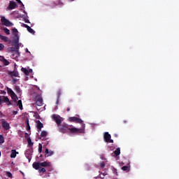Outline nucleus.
Wrapping results in <instances>:
<instances>
[{"mask_svg":"<svg viewBox=\"0 0 179 179\" xmlns=\"http://www.w3.org/2000/svg\"><path fill=\"white\" fill-rule=\"evenodd\" d=\"M11 99L15 103H17V95L15 94V96H11Z\"/></svg>","mask_w":179,"mask_h":179,"instance_id":"473e14b6","label":"nucleus"},{"mask_svg":"<svg viewBox=\"0 0 179 179\" xmlns=\"http://www.w3.org/2000/svg\"><path fill=\"white\" fill-rule=\"evenodd\" d=\"M16 1L17 2V3H20V5H23V3L21 0H17Z\"/></svg>","mask_w":179,"mask_h":179,"instance_id":"ea45409f","label":"nucleus"},{"mask_svg":"<svg viewBox=\"0 0 179 179\" xmlns=\"http://www.w3.org/2000/svg\"><path fill=\"white\" fill-rule=\"evenodd\" d=\"M1 23H3L4 26H7V27L13 26V24H12V22H10L8 19H6L5 17H1Z\"/></svg>","mask_w":179,"mask_h":179,"instance_id":"0eeeda50","label":"nucleus"},{"mask_svg":"<svg viewBox=\"0 0 179 179\" xmlns=\"http://www.w3.org/2000/svg\"><path fill=\"white\" fill-rule=\"evenodd\" d=\"M13 114H14V115H16L17 114V110H14L13 112Z\"/></svg>","mask_w":179,"mask_h":179,"instance_id":"de8ad7c7","label":"nucleus"},{"mask_svg":"<svg viewBox=\"0 0 179 179\" xmlns=\"http://www.w3.org/2000/svg\"><path fill=\"white\" fill-rule=\"evenodd\" d=\"M25 123L27 125H30V124L29 123V119L27 118V120H25Z\"/></svg>","mask_w":179,"mask_h":179,"instance_id":"79ce46f5","label":"nucleus"},{"mask_svg":"<svg viewBox=\"0 0 179 179\" xmlns=\"http://www.w3.org/2000/svg\"><path fill=\"white\" fill-rule=\"evenodd\" d=\"M5 48V45L3 44L0 43V51H2Z\"/></svg>","mask_w":179,"mask_h":179,"instance_id":"4c0bfd02","label":"nucleus"},{"mask_svg":"<svg viewBox=\"0 0 179 179\" xmlns=\"http://www.w3.org/2000/svg\"><path fill=\"white\" fill-rule=\"evenodd\" d=\"M69 121H70L71 122H76V124H83V120L76 117H69Z\"/></svg>","mask_w":179,"mask_h":179,"instance_id":"39448f33","label":"nucleus"},{"mask_svg":"<svg viewBox=\"0 0 179 179\" xmlns=\"http://www.w3.org/2000/svg\"><path fill=\"white\" fill-rule=\"evenodd\" d=\"M1 127L5 131H9L10 129V124L5 119H1Z\"/></svg>","mask_w":179,"mask_h":179,"instance_id":"f03ea898","label":"nucleus"},{"mask_svg":"<svg viewBox=\"0 0 179 179\" xmlns=\"http://www.w3.org/2000/svg\"><path fill=\"white\" fill-rule=\"evenodd\" d=\"M52 120L56 122L57 127H59L62 124V117L58 115H53Z\"/></svg>","mask_w":179,"mask_h":179,"instance_id":"7ed1b4c3","label":"nucleus"},{"mask_svg":"<svg viewBox=\"0 0 179 179\" xmlns=\"http://www.w3.org/2000/svg\"><path fill=\"white\" fill-rule=\"evenodd\" d=\"M43 98L41 96H37L36 97V106H38V107H41V106H43V104H44L43 103Z\"/></svg>","mask_w":179,"mask_h":179,"instance_id":"6e6552de","label":"nucleus"},{"mask_svg":"<svg viewBox=\"0 0 179 179\" xmlns=\"http://www.w3.org/2000/svg\"><path fill=\"white\" fill-rule=\"evenodd\" d=\"M27 141L29 146H33L34 143L31 142V138L30 137L27 138Z\"/></svg>","mask_w":179,"mask_h":179,"instance_id":"393cba45","label":"nucleus"},{"mask_svg":"<svg viewBox=\"0 0 179 179\" xmlns=\"http://www.w3.org/2000/svg\"><path fill=\"white\" fill-rule=\"evenodd\" d=\"M7 93L10 96V97H15L16 94H15V92L9 87H7Z\"/></svg>","mask_w":179,"mask_h":179,"instance_id":"f8f14e48","label":"nucleus"},{"mask_svg":"<svg viewBox=\"0 0 179 179\" xmlns=\"http://www.w3.org/2000/svg\"><path fill=\"white\" fill-rule=\"evenodd\" d=\"M45 171H47V170L45 169V168H40L39 169H38V173H45Z\"/></svg>","mask_w":179,"mask_h":179,"instance_id":"c756f323","label":"nucleus"},{"mask_svg":"<svg viewBox=\"0 0 179 179\" xmlns=\"http://www.w3.org/2000/svg\"><path fill=\"white\" fill-rule=\"evenodd\" d=\"M41 152H43V145L41 143H39V145H38V152L41 153Z\"/></svg>","mask_w":179,"mask_h":179,"instance_id":"2f4dec72","label":"nucleus"},{"mask_svg":"<svg viewBox=\"0 0 179 179\" xmlns=\"http://www.w3.org/2000/svg\"><path fill=\"white\" fill-rule=\"evenodd\" d=\"M3 65H5L6 66L9 65L10 64V62H9V61H8V59H3Z\"/></svg>","mask_w":179,"mask_h":179,"instance_id":"bb28decb","label":"nucleus"},{"mask_svg":"<svg viewBox=\"0 0 179 179\" xmlns=\"http://www.w3.org/2000/svg\"><path fill=\"white\" fill-rule=\"evenodd\" d=\"M0 38L5 43H8V41H9V38H8V36H2L0 34Z\"/></svg>","mask_w":179,"mask_h":179,"instance_id":"aec40b11","label":"nucleus"},{"mask_svg":"<svg viewBox=\"0 0 179 179\" xmlns=\"http://www.w3.org/2000/svg\"><path fill=\"white\" fill-rule=\"evenodd\" d=\"M6 176H7V177H8L9 178H12V177H13L12 173H10V172H6Z\"/></svg>","mask_w":179,"mask_h":179,"instance_id":"c9c22d12","label":"nucleus"},{"mask_svg":"<svg viewBox=\"0 0 179 179\" xmlns=\"http://www.w3.org/2000/svg\"><path fill=\"white\" fill-rule=\"evenodd\" d=\"M26 157L28 159L29 162H30V160H31V157H30V155H27Z\"/></svg>","mask_w":179,"mask_h":179,"instance_id":"37998d69","label":"nucleus"},{"mask_svg":"<svg viewBox=\"0 0 179 179\" xmlns=\"http://www.w3.org/2000/svg\"><path fill=\"white\" fill-rule=\"evenodd\" d=\"M15 90L16 93H20V87H19V86H16Z\"/></svg>","mask_w":179,"mask_h":179,"instance_id":"f704fd0d","label":"nucleus"},{"mask_svg":"<svg viewBox=\"0 0 179 179\" xmlns=\"http://www.w3.org/2000/svg\"><path fill=\"white\" fill-rule=\"evenodd\" d=\"M21 71H22V72H24V74H25L27 76H29V70H27V69L22 68V69H21Z\"/></svg>","mask_w":179,"mask_h":179,"instance_id":"4be33fe9","label":"nucleus"},{"mask_svg":"<svg viewBox=\"0 0 179 179\" xmlns=\"http://www.w3.org/2000/svg\"><path fill=\"white\" fill-rule=\"evenodd\" d=\"M108 142L110 143H114V140H112L111 138L109 139Z\"/></svg>","mask_w":179,"mask_h":179,"instance_id":"49530a36","label":"nucleus"},{"mask_svg":"<svg viewBox=\"0 0 179 179\" xmlns=\"http://www.w3.org/2000/svg\"><path fill=\"white\" fill-rule=\"evenodd\" d=\"M0 129H1V125H0Z\"/></svg>","mask_w":179,"mask_h":179,"instance_id":"052dcab7","label":"nucleus"},{"mask_svg":"<svg viewBox=\"0 0 179 179\" xmlns=\"http://www.w3.org/2000/svg\"><path fill=\"white\" fill-rule=\"evenodd\" d=\"M19 31L16 28L13 29V40H16V38H18L19 40V34H17Z\"/></svg>","mask_w":179,"mask_h":179,"instance_id":"1a4fd4ad","label":"nucleus"},{"mask_svg":"<svg viewBox=\"0 0 179 179\" xmlns=\"http://www.w3.org/2000/svg\"><path fill=\"white\" fill-rule=\"evenodd\" d=\"M13 43H14L15 51H19V38L13 39Z\"/></svg>","mask_w":179,"mask_h":179,"instance_id":"9d476101","label":"nucleus"},{"mask_svg":"<svg viewBox=\"0 0 179 179\" xmlns=\"http://www.w3.org/2000/svg\"><path fill=\"white\" fill-rule=\"evenodd\" d=\"M103 139L105 142H108L111 139V134H109L108 132H106L103 135Z\"/></svg>","mask_w":179,"mask_h":179,"instance_id":"9b49d317","label":"nucleus"},{"mask_svg":"<svg viewBox=\"0 0 179 179\" xmlns=\"http://www.w3.org/2000/svg\"><path fill=\"white\" fill-rule=\"evenodd\" d=\"M100 167H101V169H104V167H106V164H104V162H102L100 164Z\"/></svg>","mask_w":179,"mask_h":179,"instance_id":"e433bc0d","label":"nucleus"},{"mask_svg":"<svg viewBox=\"0 0 179 179\" xmlns=\"http://www.w3.org/2000/svg\"><path fill=\"white\" fill-rule=\"evenodd\" d=\"M28 136H29V134L25 133V134H24V138H28Z\"/></svg>","mask_w":179,"mask_h":179,"instance_id":"8fccbe9b","label":"nucleus"},{"mask_svg":"<svg viewBox=\"0 0 179 179\" xmlns=\"http://www.w3.org/2000/svg\"><path fill=\"white\" fill-rule=\"evenodd\" d=\"M27 31H29V33H31V34H34V33H36V31H34V29H31V27H29L27 29Z\"/></svg>","mask_w":179,"mask_h":179,"instance_id":"b1692460","label":"nucleus"},{"mask_svg":"<svg viewBox=\"0 0 179 179\" xmlns=\"http://www.w3.org/2000/svg\"><path fill=\"white\" fill-rule=\"evenodd\" d=\"M122 170L123 171H129L130 169H129V166H124L122 167Z\"/></svg>","mask_w":179,"mask_h":179,"instance_id":"a878e982","label":"nucleus"},{"mask_svg":"<svg viewBox=\"0 0 179 179\" xmlns=\"http://www.w3.org/2000/svg\"><path fill=\"white\" fill-rule=\"evenodd\" d=\"M24 27H25V29H29L30 27H29V25L26 24H23Z\"/></svg>","mask_w":179,"mask_h":179,"instance_id":"a19ab883","label":"nucleus"},{"mask_svg":"<svg viewBox=\"0 0 179 179\" xmlns=\"http://www.w3.org/2000/svg\"><path fill=\"white\" fill-rule=\"evenodd\" d=\"M124 122H127V121H124Z\"/></svg>","mask_w":179,"mask_h":179,"instance_id":"bf43d9fd","label":"nucleus"},{"mask_svg":"<svg viewBox=\"0 0 179 179\" xmlns=\"http://www.w3.org/2000/svg\"><path fill=\"white\" fill-rule=\"evenodd\" d=\"M58 128L62 134H65V131L68 129L71 134H85V124H83L82 129H78L72 125H69L66 123H62Z\"/></svg>","mask_w":179,"mask_h":179,"instance_id":"f257e3e1","label":"nucleus"},{"mask_svg":"<svg viewBox=\"0 0 179 179\" xmlns=\"http://www.w3.org/2000/svg\"><path fill=\"white\" fill-rule=\"evenodd\" d=\"M3 31H4V33H6V34H7L8 36H9V34H10V31L8 28H4V29H3Z\"/></svg>","mask_w":179,"mask_h":179,"instance_id":"c85d7f7f","label":"nucleus"},{"mask_svg":"<svg viewBox=\"0 0 179 179\" xmlns=\"http://www.w3.org/2000/svg\"><path fill=\"white\" fill-rule=\"evenodd\" d=\"M3 101L4 103H7V106H12V102L9 100V98L8 96H3Z\"/></svg>","mask_w":179,"mask_h":179,"instance_id":"2eb2a0df","label":"nucleus"},{"mask_svg":"<svg viewBox=\"0 0 179 179\" xmlns=\"http://www.w3.org/2000/svg\"><path fill=\"white\" fill-rule=\"evenodd\" d=\"M29 73L33 72V69H29V71H28Z\"/></svg>","mask_w":179,"mask_h":179,"instance_id":"6e6d98bb","label":"nucleus"},{"mask_svg":"<svg viewBox=\"0 0 179 179\" xmlns=\"http://www.w3.org/2000/svg\"><path fill=\"white\" fill-rule=\"evenodd\" d=\"M52 155H54V152L50 150L48 152V155H45V157H48L49 156H52Z\"/></svg>","mask_w":179,"mask_h":179,"instance_id":"72a5a7b5","label":"nucleus"},{"mask_svg":"<svg viewBox=\"0 0 179 179\" xmlns=\"http://www.w3.org/2000/svg\"><path fill=\"white\" fill-rule=\"evenodd\" d=\"M17 106H18L20 110H23V103H22V100H18L17 101Z\"/></svg>","mask_w":179,"mask_h":179,"instance_id":"412c9836","label":"nucleus"},{"mask_svg":"<svg viewBox=\"0 0 179 179\" xmlns=\"http://www.w3.org/2000/svg\"><path fill=\"white\" fill-rule=\"evenodd\" d=\"M41 167H51V162H41Z\"/></svg>","mask_w":179,"mask_h":179,"instance_id":"ddd939ff","label":"nucleus"},{"mask_svg":"<svg viewBox=\"0 0 179 179\" xmlns=\"http://www.w3.org/2000/svg\"><path fill=\"white\" fill-rule=\"evenodd\" d=\"M27 52H29V50L27 49Z\"/></svg>","mask_w":179,"mask_h":179,"instance_id":"13d9d810","label":"nucleus"},{"mask_svg":"<svg viewBox=\"0 0 179 179\" xmlns=\"http://www.w3.org/2000/svg\"><path fill=\"white\" fill-rule=\"evenodd\" d=\"M16 82H17V80H16V78H14L13 80V83L15 85V84H16Z\"/></svg>","mask_w":179,"mask_h":179,"instance_id":"c03bdc74","label":"nucleus"},{"mask_svg":"<svg viewBox=\"0 0 179 179\" xmlns=\"http://www.w3.org/2000/svg\"><path fill=\"white\" fill-rule=\"evenodd\" d=\"M25 23H30V21L28 19H25Z\"/></svg>","mask_w":179,"mask_h":179,"instance_id":"09e8293b","label":"nucleus"},{"mask_svg":"<svg viewBox=\"0 0 179 179\" xmlns=\"http://www.w3.org/2000/svg\"><path fill=\"white\" fill-rule=\"evenodd\" d=\"M114 155L115 156H120V155H121V148H116L115 150L114 151Z\"/></svg>","mask_w":179,"mask_h":179,"instance_id":"6ab92c4d","label":"nucleus"},{"mask_svg":"<svg viewBox=\"0 0 179 179\" xmlns=\"http://www.w3.org/2000/svg\"><path fill=\"white\" fill-rule=\"evenodd\" d=\"M18 154L19 152H16V150H12L11 154H10V158L15 159V157H16V155H18Z\"/></svg>","mask_w":179,"mask_h":179,"instance_id":"a211bd4d","label":"nucleus"},{"mask_svg":"<svg viewBox=\"0 0 179 179\" xmlns=\"http://www.w3.org/2000/svg\"><path fill=\"white\" fill-rule=\"evenodd\" d=\"M48 135V133H47L46 131H42L41 133V138H45Z\"/></svg>","mask_w":179,"mask_h":179,"instance_id":"5701e85b","label":"nucleus"},{"mask_svg":"<svg viewBox=\"0 0 179 179\" xmlns=\"http://www.w3.org/2000/svg\"><path fill=\"white\" fill-rule=\"evenodd\" d=\"M27 131H30V124L27 125Z\"/></svg>","mask_w":179,"mask_h":179,"instance_id":"a18cd8bd","label":"nucleus"},{"mask_svg":"<svg viewBox=\"0 0 179 179\" xmlns=\"http://www.w3.org/2000/svg\"><path fill=\"white\" fill-rule=\"evenodd\" d=\"M33 167L35 169V170H40V168L41 167V165L39 162H34L32 164Z\"/></svg>","mask_w":179,"mask_h":179,"instance_id":"dca6fc26","label":"nucleus"},{"mask_svg":"<svg viewBox=\"0 0 179 179\" xmlns=\"http://www.w3.org/2000/svg\"><path fill=\"white\" fill-rule=\"evenodd\" d=\"M66 111H67V112L71 111V108H66Z\"/></svg>","mask_w":179,"mask_h":179,"instance_id":"603ef678","label":"nucleus"},{"mask_svg":"<svg viewBox=\"0 0 179 179\" xmlns=\"http://www.w3.org/2000/svg\"><path fill=\"white\" fill-rule=\"evenodd\" d=\"M45 152L48 155V152H50V151L48 150V148H46Z\"/></svg>","mask_w":179,"mask_h":179,"instance_id":"3c124183","label":"nucleus"},{"mask_svg":"<svg viewBox=\"0 0 179 179\" xmlns=\"http://www.w3.org/2000/svg\"><path fill=\"white\" fill-rule=\"evenodd\" d=\"M1 104H2V99H1V96H0V106Z\"/></svg>","mask_w":179,"mask_h":179,"instance_id":"864d4df0","label":"nucleus"},{"mask_svg":"<svg viewBox=\"0 0 179 179\" xmlns=\"http://www.w3.org/2000/svg\"><path fill=\"white\" fill-rule=\"evenodd\" d=\"M102 176H101L99 175L98 177H99V178H104V177H106V173H102Z\"/></svg>","mask_w":179,"mask_h":179,"instance_id":"58836bf2","label":"nucleus"},{"mask_svg":"<svg viewBox=\"0 0 179 179\" xmlns=\"http://www.w3.org/2000/svg\"><path fill=\"white\" fill-rule=\"evenodd\" d=\"M62 93V91L61 90H59L57 92V99H59L61 94Z\"/></svg>","mask_w":179,"mask_h":179,"instance_id":"7c9ffc66","label":"nucleus"},{"mask_svg":"<svg viewBox=\"0 0 179 179\" xmlns=\"http://www.w3.org/2000/svg\"><path fill=\"white\" fill-rule=\"evenodd\" d=\"M5 143V138L3 135H0V144Z\"/></svg>","mask_w":179,"mask_h":179,"instance_id":"cd10ccee","label":"nucleus"},{"mask_svg":"<svg viewBox=\"0 0 179 179\" xmlns=\"http://www.w3.org/2000/svg\"><path fill=\"white\" fill-rule=\"evenodd\" d=\"M8 75H10V76L17 78V76H19V72H17V71H8Z\"/></svg>","mask_w":179,"mask_h":179,"instance_id":"4468645a","label":"nucleus"},{"mask_svg":"<svg viewBox=\"0 0 179 179\" xmlns=\"http://www.w3.org/2000/svg\"><path fill=\"white\" fill-rule=\"evenodd\" d=\"M17 8V4L13 1H10L8 6L6 8V10H12Z\"/></svg>","mask_w":179,"mask_h":179,"instance_id":"423d86ee","label":"nucleus"},{"mask_svg":"<svg viewBox=\"0 0 179 179\" xmlns=\"http://www.w3.org/2000/svg\"><path fill=\"white\" fill-rule=\"evenodd\" d=\"M36 124H37V129H39V131H41V128H44V125L41 123L40 120H37Z\"/></svg>","mask_w":179,"mask_h":179,"instance_id":"f3484780","label":"nucleus"},{"mask_svg":"<svg viewBox=\"0 0 179 179\" xmlns=\"http://www.w3.org/2000/svg\"><path fill=\"white\" fill-rule=\"evenodd\" d=\"M96 179V178H95Z\"/></svg>","mask_w":179,"mask_h":179,"instance_id":"680f3d73","label":"nucleus"},{"mask_svg":"<svg viewBox=\"0 0 179 179\" xmlns=\"http://www.w3.org/2000/svg\"><path fill=\"white\" fill-rule=\"evenodd\" d=\"M58 103H59V99L57 98V99L56 101V104H58Z\"/></svg>","mask_w":179,"mask_h":179,"instance_id":"5fc2aeb1","label":"nucleus"},{"mask_svg":"<svg viewBox=\"0 0 179 179\" xmlns=\"http://www.w3.org/2000/svg\"><path fill=\"white\" fill-rule=\"evenodd\" d=\"M20 173L22 176H24V173H23L22 171H20Z\"/></svg>","mask_w":179,"mask_h":179,"instance_id":"4d7b16f0","label":"nucleus"},{"mask_svg":"<svg viewBox=\"0 0 179 179\" xmlns=\"http://www.w3.org/2000/svg\"><path fill=\"white\" fill-rule=\"evenodd\" d=\"M52 120L56 122L57 127H59L62 124V117L58 115H53Z\"/></svg>","mask_w":179,"mask_h":179,"instance_id":"20e7f679","label":"nucleus"}]
</instances>
